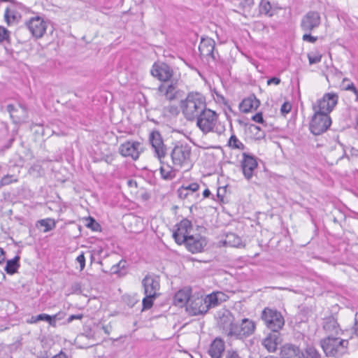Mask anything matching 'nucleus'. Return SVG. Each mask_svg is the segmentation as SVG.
<instances>
[{"mask_svg": "<svg viewBox=\"0 0 358 358\" xmlns=\"http://www.w3.org/2000/svg\"><path fill=\"white\" fill-rule=\"evenodd\" d=\"M180 107L185 118L193 121L206 108V99L201 93L191 92L180 101Z\"/></svg>", "mask_w": 358, "mask_h": 358, "instance_id": "f257e3e1", "label": "nucleus"}, {"mask_svg": "<svg viewBox=\"0 0 358 358\" xmlns=\"http://www.w3.org/2000/svg\"><path fill=\"white\" fill-rule=\"evenodd\" d=\"M195 120H196V126L204 134L212 132L220 136L226 130L224 124L219 121L218 114L207 107Z\"/></svg>", "mask_w": 358, "mask_h": 358, "instance_id": "f03ea898", "label": "nucleus"}, {"mask_svg": "<svg viewBox=\"0 0 358 358\" xmlns=\"http://www.w3.org/2000/svg\"><path fill=\"white\" fill-rule=\"evenodd\" d=\"M320 345L327 357L338 358L348 352V341L328 336L320 341Z\"/></svg>", "mask_w": 358, "mask_h": 358, "instance_id": "7ed1b4c3", "label": "nucleus"}, {"mask_svg": "<svg viewBox=\"0 0 358 358\" xmlns=\"http://www.w3.org/2000/svg\"><path fill=\"white\" fill-rule=\"evenodd\" d=\"M192 148L187 143H176L173 147L170 156L174 166L181 168L188 164L190 160Z\"/></svg>", "mask_w": 358, "mask_h": 358, "instance_id": "20e7f679", "label": "nucleus"}, {"mask_svg": "<svg viewBox=\"0 0 358 358\" xmlns=\"http://www.w3.org/2000/svg\"><path fill=\"white\" fill-rule=\"evenodd\" d=\"M261 319L271 331H280L285 325V319L281 313L274 308H265L262 312Z\"/></svg>", "mask_w": 358, "mask_h": 358, "instance_id": "39448f33", "label": "nucleus"}, {"mask_svg": "<svg viewBox=\"0 0 358 358\" xmlns=\"http://www.w3.org/2000/svg\"><path fill=\"white\" fill-rule=\"evenodd\" d=\"M314 112L309 124V129L313 134L317 136L327 131L331 124V119L329 115L319 111Z\"/></svg>", "mask_w": 358, "mask_h": 358, "instance_id": "423d86ee", "label": "nucleus"}, {"mask_svg": "<svg viewBox=\"0 0 358 358\" xmlns=\"http://www.w3.org/2000/svg\"><path fill=\"white\" fill-rule=\"evenodd\" d=\"M338 101V96L336 93H325L321 99L313 104V110L329 115L337 105Z\"/></svg>", "mask_w": 358, "mask_h": 358, "instance_id": "0eeeda50", "label": "nucleus"}, {"mask_svg": "<svg viewBox=\"0 0 358 358\" xmlns=\"http://www.w3.org/2000/svg\"><path fill=\"white\" fill-rule=\"evenodd\" d=\"M149 142L154 150L155 157L159 160L164 159L167 154V148L159 131L152 130L150 133Z\"/></svg>", "mask_w": 358, "mask_h": 358, "instance_id": "6e6552de", "label": "nucleus"}, {"mask_svg": "<svg viewBox=\"0 0 358 358\" xmlns=\"http://www.w3.org/2000/svg\"><path fill=\"white\" fill-rule=\"evenodd\" d=\"M149 142L154 150L155 157L159 160L164 159L167 154V148L159 131L152 130L150 133Z\"/></svg>", "mask_w": 358, "mask_h": 358, "instance_id": "1a4fd4ad", "label": "nucleus"}, {"mask_svg": "<svg viewBox=\"0 0 358 358\" xmlns=\"http://www.w3.org/2000/svg\"><path fill=\"white\" fill-rule=\"evenodd\" d=\"M152 76L162 82H168L172 80L173 70L168 64L162 62H156L150 70Z\"/></svg>", "mask_w": 358, "mask_h": 358, "instance_id": "9d476101", "label": "nucleus"}, {"mask_svg": "<svg viewBox=\"0 0 358 358\" xmlns=\"http://www.w3.org/2000/svg\"><path fill=\"white\" fill-rule=\"evenodd\" d=\"M215 42L209 37L202 38L199 46V50L201 56L206 57L207 61L211 59L216 62L220 59L218 52H215Z\"/></svg>", "mask_w": 358, "mask_h": 358, "instance_id": "9b49d317", "label": "nucleus"}, {"mask_svg": "<svg viewBox=\"0 0 358 358\" xmlns=\"http://www.w3.org/2000/svg\"><path fill=\"white\" fill-rule=\"evenodd\" d=\"M255 329L256 325L252 320L244 318L241 320L240 324H236V326H234L229 334L230 336L242 338L252 335L255 332Z\"/></svg>", "mask_w": 358, "mask_h": 358, "instance_id": "f8f14e48", "label": "nucleus"}, {"mask_svg": "<svg viewBox=\"0 0 358 358\" xmlns=\"http://www.w3.org/2000/svg\"><path fill=\"white\" fill-rule=\"evenodd\" d=\"M176 229L173 233V238L177 244L182 245L187 236H191L192 222L187 218H184L176 225Z\"/></svg>", "mask_w": 358, "mask_h": 358, "instance_id": "ddd939ff", "label": "nucleus"}, {"mask_svg": "<svg viewBox=\"0 0 358 358\" xmlns=\"http://www.w3.org/2000/svg\"><path fill=\"white\" fill-rule=\"evenodd\" d=\"M321 24L320 14L317 11H308L301 18L300 27L304 32H311Z\"/></svg>", "mask_w": 358, "mask_h": 358, "instance_id": "4468645a", "label": "nucleus"}, {"mask_svg": "<svg viewBox=\"0 0 358 358\" xmlns=\"http://www.w3.org/2000/svg\"><path fill=\"white\" fill-rule=\"evenodd\" d=\"M26 26L32 36L36 38H41L47 29L46 22L38 15L30 17V19L26 22Z\"/></svg>", "mask_w": 358, "mask_h": 358, "instance_id": "2eb2a0df", "label": "nucleus"}, {"mask_svg": "<svg viewBox=\"0 0 358 358\" xmlns=\"http://www.w3.org/2000/svg\"><path fill=\"white\" fill-rule=\"evenodd\" d=\"M166 85L160 84L157 91L159 94L164 95L166 100L171 101L181 96L182 91L178 88V80H171Z\"/></svg>", "mask_w": 358, "mask_h": 358, "instance_id": "dca6fc26", "label": "nucleus"}, {"mask_svg": "<svg viewBox=\"0 0 358 358\" xmlns=\"http://www.w3.org/2000/svg\"><path fill=\"white\" fill-rule=\"evenodd\" d=\"M242 157L241 169L243 174L249 180L252 178L254 171L258 166L257 157L246 152H243Z\"/></svg>", "mask_w": 358, "mask_h": 358, "instance_id": "f3484780", "label": "nucleus"}, {"mask_svg": "<svg viewBox=\"0 0 358 358\" xmlns=\"http://www.w3.org/2000/svg\"><path fill=\"white\" fill-rule=\"evenodd\" d=\"M187 310L189 313L193 315L206 314L209 310L206 297L199 295H192Z\"/></svg>", "mask_w": 358, "mask_h": 358, "instance_id": "a211bd4d", "label": "nucleus"}, {"mask_svg": "<svg viewBox=\"0 0 358 358\" xmlns=\"http://www.w3.org/2000/svg\"><path fill=\"white\" fill-rule=\"evenodd\" d=\"M143 151L141 143L138 141H127L120 145V153L124 157H130L134 160L138 159L141 152Z\"/></svg>", "mask_w": 358, "mask_h": 358, "instance_id": "6ab92c4d", "label": "nucleus"}, {"mask_svg": "<svg viewBox=\"0 0 358 358\" xmlns=\"http://www.w3.org/2000/svg\"><path fill=\"white\" fill-rule=\"evenodd\" d=\"M282 338L280 331H271L266 337L262 339V345L269 352H275L278 350V346L281 344Z\"/></svg>", "mask_w": 358, "mask_h": 358, "instance_id": "aec40b11", "label": "nucleus"}, {"mask_svg": "<svg viewBox=\"0 0 358 358\" xmlns=\"http://www.w3.org/2000/svg\"><path fill=\"white\" fill-rule=\"evenodd\" d=\"M186 248L192 253L201 252L207 244L206 238L200 235L187 236L183 242Z\"/></svg>", "mask_w": 358, "mask_h": 358, "instance_id": "412c9836", "label": "nucleus"}, {"mask_svg": "<svg viewBox=\"0 0 358 358\" xmlns=\"http://www.w3.org/2000/svg\"><path fill=\"white\" fill-rule=\"evenodd\" d=\"M280 358H302L303 354L299 345L293 343H285L280 348Z\"/></svg>", "mask_w": 358, "mask_h": 358, "instance_id": "4be33fe9", "label": "nucleus"}, {"mask_svg": "<svg viewBox=\"0 0 358 358\" xmlns=\"http://www.w3.org/2000/svg\"><path fill=\"white\" fill-rule=\"evenodd\" d=\"M144 294L159 296L157 291L160 288L159 281L157 277L146 275L142 280Z\"/></svg>", "mask_w": 358, "mask_h": 358, "instance_id": "5701e85b", "label": "nucleus"}, {"mask_svg": "<svg viewBox=\"0 0 358 358\" xmlns=\"http://www.w3.org/2000/svg\"><path fill=\"white\" fill-rule=\"evenodd\" d=\"M234 316L228 310H224L222 315H220L217 324L220 328L222 329L225 331L226 334L230 336V331H231L234 326H236V323H234Z\"/></svg>", "mask_w": 358, "mask_h": 358, "instance_id": "b1692460", "label": "nucleus"}, {"mask_svg": "<svg viewBox=\"0 0 358 358\" xmlns=\"http://www.w3.org/2000/svg\"><path fill=\"white\" fill-rule=\"evenodd\" d=\"M192 296V288L190 287H184L175 294L173 303L176 306L183 307L187 303H189Z\"/></svg>", "mask_w": 358, "mask_h": 358, "instance_id": "393cba45", "label": "nucleus"}, {"mask_svg": "<svg viewBox=\"0 0 358 358\" xmlns=\"http://www.w3.org/2000/svg\"><path fill=\"white\" fill-rule=\"evenodd\" d=\"M208 310L220 306L222 302L227 301L229 296L222 292H213L205 296Z\"/></svg>", "mask_w": 358, "mask_h": 358, "instance_id": "a878e982", "label": "nucleus"}, {"mask_svg": "<svg viewBox=\"0 0 358 358\" xmlns=\"http://www.w3.org/2000/svg\"><path fill=\"white\" fill-rule=\"evenodd\" d=\"M224 348V341L220 338H216L210 345L208 354L211 358H221Z\"/></svg>", "mask_w": 358, "mask_h": 358, "instance_id": "bb28decb", "label": "nucleus"}, {"mask_svg": "<svg viewBox=\"0 0 358 358\" xmlns=\"http://www.w3.org/2000/svg\"><path fill=\"white\" fill-rule=\"evenodd\" d=\"M260 104V101L255 96L252 95L244 99L239 104V109L241 112L247 113L256 110Z\"/></svg>", "mask_w": 358, "mask_h": 358, "instance_id": "cd10ccee", "label": "nucleus"}, {"mask_svg": "<svg viewBox=\"0 0 358 358\" xmlns=\"http://www.w3.org/2000/svg\"><path fill=\"white\" fill-rule=\"evenodd\" d=\"M164 159H162L159 160L161 166H160V173L161 176L163 179L171 180L176 178V172L178 171L180 168L176 166H171L169 164H166L164 161Z\"/></svg>", "mask_w": 358, "mask_h": 358, "instance_id": "c85d7f7f", "label": "nucleus"}, {"mask_svg": "<svg viewBox=\"0 0 358 358\" xmlns=\"http://www.w3.org/2000/svg\"><path fill=\"white\" fill-rule=\"evenodd\" d=\"M339 325L334 316H329L324 319L323 329L329 333H338Z\"/></svg>", "mask_w": 358, "mask_h": 358, "instance_id": "c756f323", "label": "nucleus"}, {"mask_svg": "<svg viewBox=\"0 0 358 358\" xmlns=\"http://www.w3.org/2000/svg\"><path fill=\"white\" fill-rule=\"evenodd\" d=\"M36 226L37 228L41 229L43 232L46 233L53 229L56 224L53 219L47 218L37 221Z\"/></svg>", "mask_w": 358, "mask_h": 358, "instance_id": "7c9ffc66", "label": "nucleus"}, {"mask_svg": "<svg viewBox=\"0 0 358 358\" xmlns=\"http://www.w3.org/2000/svg\"><path fill=\"white\" fill-rule=\"evenodd\" d=\"M260 14L265 15L268 17H272L275 14V8H272L271 3L267 0H261L259 6Z\"/></svg>", "mask_w": 358, "mask_h": 358, "instance_id": "2f4dec72", "label": "nucleus"}, {"mask_svg": "<svg viewBox=\"0 0 358 358\" xmlns=\"http://www.w3.org/2000/svg\"><path fill=\"white\" fill-rule=\"evenodd\" d=\"M303 356L302 358H322V355L315 347L311 345H308L302 350Z\"/></svg>", "mask_w": 358, "mask_h": 358, "instance_id": "473e14b6", "label": "nucleus"}, {"mask_svg": "<svg viewBox=\"0 0 358 358\" xmlns=\"http://www.w3.org/2000/svg\"><path fill=\"white\" fill-rule=\"evenodd\" d=\"M20 257L17 256L13 259L7 261L4 269L8 274H13L17 271V268L20 267Z\"/></svg>", "mask_w": 358, "mask_h": 358, "instance_id": "72a5a7b5", "label": "nucleus"}, {"mask_svg": "<svg viewBox=\"0 0 358 358\" xmlns=\"http://www.w3.org/2000/svg\"><path fill=\"white\" fill-rule=\"evenodd\" d=\"M224 243L231 247H240L242 245V240L236 234L229 233L226 236Z\"/></svg>", "mask_w": 358, "mask_h": 358, "instance_id": "f704fd0d", "label": "nucleus"}, {"mask_svg": "<svg viewBox=\"0 0 358 358\" xmlns=\"http://www.w3.org/2000/svg\"><path fill=\"white\" fill-rule=\"evenodd\" d=\"M228 146L234 150H244L246 149L245 145L237 138V136L232 134L229 138Z\"/></svg>", "mask_w": 358, "mask_h": 358, "instance_id": "c9c22d12", "label": "nucleus"}, {"mask_svg": "<svg viewBox=\"0 0 358 358\" xmlns=\"http://www.w3.org/2000/svg\"><path fill=\"white\" fill-rule=\"evenodd\" d=\"M249 129L251 132H252L255 135V138L256 140H262L266 136V133L264 130L261 129L260 127L257 126L254 124H251L249 126Z\"/></svg>", "mask_w": 358, "mask_h": 358, "instance_id": "e433bc0d", "label": "nucleus"}, {"mask_svg": "<svg viewBox=\"0 0 358 358\" xmlns=\"http://www.w3.org/2000/svg\"><path fill=\"white\" fill-rule=\"evenodd\" d=\"M157 297V296L155 295L145 294V297L142 300V311L151 308Z\"/></svg>", "mask_w": 358, "mask_h": 358, "instance_id": "4c0bfd02", "label": "nucleus"}, {"mask_svg": "<svg viewBox=\"0 0 358 358\" xmlns=\"http://www.w3.org/2000/svg\"><path fill=\"white\" fill-rule=\"evenodd\" d=\"M20 8L21 3L15 1V0H12V1L10 2V5L6 9L4 17L8 18L10 15V13H12L15 10H20Z\"/></svg>", "mask_w": 358, "mask_h": 358, "instance_id": "58836bf2", "label": "nucleus"}, {"mask_svg": "<svg viewBox=\"0 0 358 358\" xmlns=\"http://www.w3.org/2000/svg\"><path fill=\"white\" fill-rule=\"evenodd\" d=\"M10 14V15L8 18H5V20L8 25H10L20 21L21 15L20 13L18 12V10H15Z\"/></svg>", "mask_w": 358, "mask_h": 358, "instance_id": "ea45409f", "label": "nucleus"}, {"mask_svg": "<svg viewBox=\"0 0 358 358\" xmlns=\"http://www.w3.org/2000/svg\"><path fill=\"white\" fill-rule=\"evenodd\" d=\"M123 301L129 307L133 308L139 301V299L136 295H124Z\"/></svg>", "mask_w": 358, "mask_h": 358, "instance_id": "a19ab883", "label": "nucleus"}, {"mask_svg": "<svg viewBox=\"0 0 358 358\" xmlns=\"http://www.w3.org/2000/svg\"><path fill=\"white\" fill-rule=\"evenodd\" d=\"M310 64H317L321 62L322 55L320 52H310L308 54Z\"/></svg>", "mask_w": 358, "mask_h": 358, "instance_id": "79ce46f5", "label": "nucleus"}, {"mask_svg": "<svg viewBox=\"0 0 358 358\" xmlns=\"http://www.w3.org/2000/svg\"><path fill=\"white\" fill-rule=\"evenodd\" d=\"M184 189L189 193L193 194L199 189V185L197 182H192L189 184H183L182 185Z\"/></svg>", "mask_w": 358, "mask_h": 358, "instance_id": "37998d69", "label": "nucleus"}, {"mask_svg": "<svg viewBox=\"0 0 358 358\" xmlns=\"http://www.w3.org/2000/svg\"><path fill=\"white\" fill-rule=\"evenodd\" d=\"M344 90L352 92L356 96L355 101L358 102V90L356 88L353 83L350 82V83L345 86Z\"/></svg>", "mask_w": 358, "mask_h": 358, "instance_id": "c03bdc74", "label": "nucleus"}, {"mask_svg": "<svg viewBox=\"0 0 358 358\" xmlns=\"http://www.w3.org/2000/svg\"><path fill=\"white\" fill-rule=\"evenodd\" d=\"M65 315L66 314L64 313L59 312L55 315H51V317H52L51 321H52L51 322L52 324H54V325H52V327H55L57 326V321L62 320V319H64Z\"/></svg>", "mask_w": 358, "mask_h": 358, "instance_id": "a18cd8bd", "label": "nucleus"}, {"mask_svg": "<svg viewBox=\"0 0 358 358\" xmlns=\"http://www.w3.org/2000/svg\"><path fill=\"white\" fill-rule=\"evenodd\" d=\"M87 227L92 229L93 231H98L99 228L100 227V225L98 222H96V220L90 217L89 222L86 224Z\"/></svg>", "mask_w": 358, "mask_h": 358, "instance_id": "49530a36", "label": "nucleus"}, {"mask_svg": "<svg viewBox=\"0 0 358 358\" xmlns=\"http://www.w3.org/2000/svg\"><path fill=\"white\" fill-rule=\"evenodd\" d=\"M37 319L39 321H45L47 322L50 326L54 325L51 322V315L45 314V313H41L39 315H37Z\"/></svg>", "mask_w": 358, "mask_h": 358, "instance_id": "de8ad7c7", "label": "nucleus"}, {"mask_svg": "<svg viewBox=\"0 0 358 358\" xmlns=\"http://www.w3.org/2000/svg\"><path fill=\"white\" fill-rule=\"evenodd\" d=\"M253 5H254V0H242L240 2L239 7L244 10H246V9H250Z\"/></svg>", "mask_w": 358, "mask_h": 358, "instance_id": "09e8293b", "label": "nucleus"}, {"mask_svg": "<svg viewBox=\"0 0 358 358\" xmlns=\"http://www.w3.org/2000/svg\"><path fill=\"white\" fill-rule=\"evenodd\" d=\"M310 33L311 32H305V34L302 36V39L304 41L315 43L317 40V37L312 36Z\"/></svg>", "mask_w": 358, "mask_h": 358, "instance_id": "8fccbe9b", "label": "nucleus"}, {"mask_svg": "<svg viewBox=\"0 0 358 358\" xmlns=\"http://www.w3.org/2000/svg\"><path fill=\"white\" fill-rule=\"evenodd\" d=\"M9 36V31L4 27L0 26V42L7 41Z\"/></svg>", "mask_w": 358, "mask_h": 358, "instance_id": "3c124183", "label": "nucleus"}, {"mask_svg": "<svg viewBox=\"0 0 358 358\" xmlns=\"http://www.w3.org/2000/svg\"><path fill=\"white\" fill-rule=\"evenodd\" d=\"M252 120L255 122L262 124L264 127H266V122L263 118L262 113H257L252 117Z\"/></svg>", "mask_w": 358, "mask_h": 358, "instance_id": "603ef678", "label": "nucleus"}, {"mask_svg": "<svg viewBox=\"0 0 358 358\" xmlns=\"http://www.w3.org/2000/svg\"><path fill=\"white\" fill-rule=\"evenodd\" d=\"M13 176H6L1 178L0 181V187L1 186L8 185L11 183L13 181H16L15 179H12Z\"/></svg>", "mask_w": 358, "mask_h": 358, "instance_id": "864d4df0", "label": "nucleus"}, {"mask_svg": "<svg viewBox=\"0 0 358 358\" xmlns=\"http://www.w3.org/2000/svg\"><path fill=\"white\" fill-rule=\"evenodd\" d=\"M291 109H292L291 103L289 102H285L281 106L280 112L282 114L286 115L290 112Z\"/></svg>", "mask_w": 358, "mask_h": 358, "instance_id": "5fc2aeb1", "label": "nucleus"}, {"mask_svg": "<svg viewBox=\"0 0 358 358\" xmlns=\"http://www.w3.org/2000/svg\"><path fill=\"white\" fill-rule=\"evenodd\" d=\"M76 261L80 264V270L83 271L85 266V258L83 252L77 257Z\"/></svg>", "mask_w": 358, "mask_h": 358, "instance_id": "6e6d98bb", "label": "nucleus"}, {"mask_svg": "<svg viewBox=\"0 0 358 358\" xmlns=\"http://www.w3.org/2000/svg\"><path fill=\"white\" fill-rule=\"evenodd\" d=\"M7 111L10 113V117L13 120V122H16L17 120H15L16 116L15 115L14 113L16 111V109L15 106L12 104H9L6 107Z\"/></svg>", "mask_w": 358, "mask_h": 358, "instance_id": "4d7b16f0", "label": "nucleus"}, {"mask_svg": "<svg viewBox=\"0 0 358 358\" xmlns=\"http://www.w3.org/2000/svg\"><path fill=\"white\" fill-rule=\"evenodd\" d=\"M225 358H241L237 351L229 350L226 352Z\"/></svg>", "mask_w": 358, "mask_h": 358, "instance_id": "13d9d810", "label": "nucleus"}, {"mask_svg": "<svg viewBox=\"0 0 358 358\" xmlns=\"http://www.w3.org/2000/svg\"><path fill=\"white\" fill-rule=\"evenodd\" d=\"M178 196L180 198V199H185L187 197V196L189 194V193L188 192H187L184 187H181L180 188L178 189Z\"/></svg>", "mask_w": 358, "mask_h": 358, "instance_id": "bf43d9fd", "label": "nucleus"}, {"mask_svg": "<svg viewBox=\"0 0 358 358\" xmlns=\"http://www.w3.org/2000/svg\"><path fill=\"white\" fill-rule=\"evenodd\" d=\"M83 317V314L71 315L67 318L66 323L69 324L74 320H81Z\"/></svg>", "mask_w": 358, "mask_h": 358, "instance_id": "052dcab7", "label": "nucleus"}, {"mask_svg": "<svg viewBox=\"0 0 358 358\" xmlns=\"http://www.w3.org/2000/svg\"><path fill=\"white\" fill-rule=\"evenodd\" d=\"M280 83V79L278 77H272L267 80L268 85H278Z\"/></svg>", "mask_w": 358, "mask_h": 358, "instance_id": "680f3d73", "label": "nucleus"}, {"mask_svg": "<svg viewBox=\"0 0 358 358\" xmlns=\"http://www.w3.org/2000/svg\"><path fill=\"white\" fill-rule=\"evenodd\" d=\"M167 109L168 111L172 115H178L179 113L178 107L175 106H168Z\"/></svg>", "mask_w": 358, "mask_h": 358, "instance_id": "e2e57ef3", "label": "nucleus"}, {"mask_svg": "<svg viewBox=\"0 0 358 358\" xmlns=\"http://www.w3.org/2000/svg\"><path fill=\"white\" fill-rule=\"evenodd\" d=\"M26 322L28 324H34L38 322L37 315H32L26 320Z\"/></svg>", "mask_w": 358, "mask_h": 358, "instance_id": "0e129e2a", "label": "nucleus"}, {"mask_svg": "<svg viewBox=\"0 0 358 358\" xmlns=\"http://www.w3.org/2000/svg\"><path fill=\"white\" fill-rule=\"evenodd\" d=\"M352 334L358 336V320L355 318V324L352 328Z\"/></svg>", "mask_w": 358, "mask_h": 358, "instance_id": "69168bd1", "label": "nucleus"}, {"mask_svg": "<svg viewBox=\"0 0 358 358\" xmlns=\"http://www.w3.org/2000/svg\"><path fill=\"white\" fill-rule=\"evenodd\" d=\"M6 255L3 250L0 248V264H3L5 262Z\"/></svg>", "mask_w": 358, "mask_h": 358, "instance_id": "338daca9", "label": "nucleus"}, {"mask_svg": "<svg viewBox=\"0 0 358 358\" xmlns=\"http://www.w3.org/2000/svg\"><path fill=\"white\" fill-rule=\"evenodd\" d=\"M210 194H211V193H210V190L208 189H206L203 192V196L204 198L208 197Z\"/></svg>", "mask_w": 358, "mask_h": 358, "instance_id": "774afa93", "label": "nucleus"}]
</instances>
